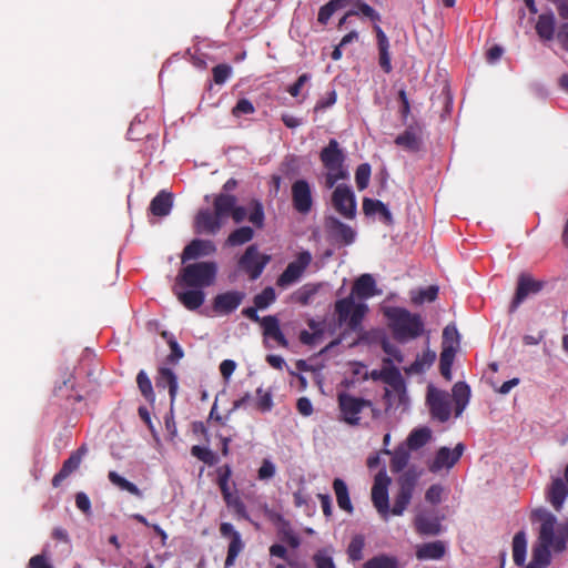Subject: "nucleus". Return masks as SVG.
Wrapping results in <instances>:
<instances>
[{
    "instance_id": "f257e3e1",
    "label": "nucleus",
    "mask_w": 568,
    "mask_h": 568,
    "mask_svg": "<svg viewBox=\"0 0 568 568\" xmlns=\"http://www.w3.org/2000/svg\"><path fill=\"white\" fill-rule=\"evenodd\" d=\"M379 292L376 290L374 277L366 273L358 276L352 287L348 296L337 300L334 311L339 325L345 324L349 331L358 332L362 328V322L368 312L367 304L356 303L355 297L359 300H368Z\"/></svg>"
},
{
    "instance_id": "f03ea898",
    "label": "nucleus",
    "mask_w": 568,
    "mask_h": 568,
    "mask_svg": "<svg viewBox=\"0 0 568 568\" xmlns=\"http://www.w3.org/2000/svg\"><path fill=\"white\" fill-rule=\"evenodd\" d=\"M534 516L541 521L538 545L532 549V562L544 566L550 565L552 549L556 552H562L568 542V521L557 525L556 517L545 510L538 509Z\"/></svg>"
},
{
    "instance_id": "7ed1b4c3",
    "label": "nucleus",
    "mask_w": 568,
    "mask_h": 568,
    "mask_svg": "<svg viewBox=\"0 0 568 568\" xmlns=\"http://www.w3.org/2000/svg\"><path fill=\"white\" fill-rule=\"evenodd\" d=\"M384 315L388 320V327L394 339L399 343L416 339L425 331L423 317L404 307H388Z\"/></svg>"
},
{
    "instance_id": "20e7f679",
    "label": "nucleus",
    "mask_w": 568,
    "mask_h": 568,
    "mask_svg": "<svg viewBox=\"0 0 568 568\" xmlns=\"http://www.w3.org/2000/svg\"><path fill=\"white\" fill-rule=\"evenodd\" d=\"M217 264L212 261L195 262L182 267L176 276V285L190 288H205L216 278Z\"/></svg>"
},
{
    "instance_id": "39448f33",
    "label": "nucleus",
    "mask_w": 568,
    "mask_h": 568,
    "mask_svg": "<svg viewBox=\"0 0 568 568\" xmlns=\"http://www.w3.org/2000/svg\"><path fill=\"white\" fill-rule=\"evenodd\" d=\"M345 154L335 139H331L320 152V160L326 169L325 186L332 189L341 180L348 179V171L345 166Z\"/></svg>"
},
{
    "instance_id": "423d86ee",
    "label": "nucleus",
    "mask_w": 568,
    "mask_h": 568,
    "mask_svg": "<svg viewBox=\"0 0 568 568\" xmlns=\"http://www.w3.org/2000/svg\"><path fill=\"white\" fill-rule=\"evenodd\" d=\"M216 484L221 490L223 500L229 509L233 511L234 517L240 520L244 519L251 521L246 506L240 496L234 495L230 488V479L232 477V467L224 464L216 469Z\"/></svg>"
},
{
    "instance_id": "0eeeda50",
    "label": "nucleus",
    "mask_w": 568,
    "mask_h": 568,
    "mask_svg": "<svg viewBox=\"0 0 568 568\" xmlns=\"http://www.w3.org/2000/svg\"><path fill=\"white\" fill-rule=\"evenodd\" d=\"M422 476V470L415 467L408 468L398 478V491L394 499V505L389 513L394 516H400L410 503L414 489Z\"/></svg>"
},
{
    "instance_id": "6e6552de",
    "label": "nucleus",
    "mask_w": 568,
    "mask_h": 568,
    "mask_svg": "<svg viewBox=\"0 0 568 568\" xmlns=\"http://www.w3.org/2000/svg\"><path fill=\"white\" fill-rule=\"evenodd\" d=\"M338 407L342 419L352 426L359 425L361 414L365 409L374 412V405L371 400L356 397L348 393H339L337 396Z\"/></svg>"
},
{
    "instance_id": "1a4fd4ad",
    "label": "nucleus",
    "mask_w": 568,
    "mask_h": 568,
    "mask_svg": "<svg viewBox=\"0 0 568 568\" xmlns=\"http://www.w3.org/2000/svg\"><path fill=\"white\" fill-rule=\"evenodd\" d=\"M258 310L260 308L254 305L251 307L243 308L242 314L252 322L260 323L263 328V335L265 337L276 341V343L282 347H287L288 341L285 338L284 334L281 331L278 318L274 315L260 317L257 314Z\"/></svg>"
},
{
    "instance_id": "9d476101",
    "label": "nucleus",
    "mask_w": 568,
    "mask_h": 568,
    "mask_svg": "<svg viewBox=\"0 0 568 568\" xmlns=\"http://www.w3.org/2000/svg\"><path fill=\"white\" fill-rule=\"evenodd\" d=\"M313 261L310 251H301L295 255V258L290 262L286 268L276 280V285L281 288H286L296 283L304 275Z\"/></svg>"
},
{
    "instance_id": "9b49d317",
    "label": "nucleus",
    "mask_w": 568,
    "mask_h": 568,
    "mask_svg": "<svg viewBox=\"0 0 568 568\" xmlns=\"http://www.w3.org/2000/svg\"><path fill=\"white\" fill-rule=\"evenodd\" d=\"M270 261V255L260 253L257 246L252 244L246 247L237 264L240 270L247 274L250 280L255 281L262 275Z\"/></svg>"
},
{
    "instance_id": "f8f14e48",
    "label": "nucleus",
    "mask_w": 568,
    "mask_h": 568,
    "mask_svg": "<svg viewBox=\"0 0 568 568\" xmlns=\"http://www.w3.org/2000/svg\"><path fill=\"white\" fill-rule=\"evenodd\" d=\"M291 197L293 209L302 214L307 215L313 209L312 186L305 179H298L291 186Z\"/></svg>"
},
{
    "instance_id": "ddd939ff",
    "label": "nucleus",
    "mask_w": 568,
    "mask_h": 568,
    "mask_svg": "<svg viewBox=\"0 0 568 568\" xmlns=\"http://www.w3.org/2000/svg\"><path fill=\"white\" fill-rule=\"evenodd\" d=\"M390 478L386 475L385 470H381L374 480L372 487V501L378 514L387 518L389 514V501H388V486Z\"/></svg>"
},
{
    "instance_id": "4468645a",
    "label": "nucleus",
    "mask_w": 568,
    "mask_h": 568,
    "mask_svg": "<svg viewBox=\"0 0 568 568\" xmlns=\"http://www.w3.org/2000/svg\"><path fill=\"white\" fill-rule=\"evenodd\" d=\"M221 537L230 539L227 554L225 558V568L232 567L239 555L244 550L245 542L242 539L240 531L231 523H221L219 527Z\"/></svg>"
},
{
    "instance_id": "2eb2a0df",
    "label": "nucleus",
    "mask_w": 568,
    "mask_h": 568,
    "mask_svg": "<svg viewBox=\"0 0 568 568\" xmlns=\"http://www.w3.org/2000/svg\"><path fill=\"white\" fill-rule=\"evenodd\" d=\"M334 209L346 219H354L356 215V200L354 192L346 184H338L332 194Z\"/></svg>"
},
{
    "instance_id": "dca6fc26",
    "label": "nucleus",
    "mask_w": 568,
    "mask_h": 568,
    "mask_svg": "<svg viewBox=\"0 0 568 568\" xmlns=\"http://www.w3.org/2000/svg\"><path fill=\"white\" fill-rule=\"evenodd\" d=\"M427 403L434 418L445 423L450 417V398L448 393L429 387Z\"/></svg>"
},
{
    "instance_id": "f3484780",
    "label": "nucleus",
    "mask_w": 568,
    "mask_h": 568,
    "mask_svg": "<svg viewBox=\"0 0 568 568\" xmlns=\"http://www.w3.org/2000/svg\"><path fill=\"white\" fill-rule=\"evenodd\" d=\"M465 450V445L463 443H458L454 449L448 447H440L435 455V458L429 464L428 469L432 473H438L443 468L450 469L453 468L460 457L463 456Z\"/></svg>"
},
{
    "instance_id": "a211bd4d",
    "label": "nucleus",
    "mask_w": 568,
    "mask_h": 568,
    "mask_svg": "<svg viewBox=\"0 0 568 568\" xmlns=\"http://www.w3.org/2000/svg\"><path fill=\"white\" fill-rule=\"evenodd\" d=\"M223 225V220L210 209L200 210L194 217V232L196 234H216Z\"/></svg>"
},
{
    "instance_id": "6ab92c4d",
    "label": "nucleus",
    "mask_w": 568,
    "mask_h": 568,
    "mask_svg": "<svg viewBox=\"0 0 568 568\" xmlns=\"http://www.w3.org/2000/svg\"><path fill=\"white\" fill-rule=\"evenodd\" d=\"M394 142L408 152H418L423 145V128L417 123L410 124Z\"/></svg>"
},
{
    "instance_id": "aec40b11",
    "label": "nucleus",
    "mask_w": 568,
    "mask_h": 568,
    "mask_svg": "<svg viewBox=\"0 0 568 568\" xmlns=\"http://www.w3.org/2000/svg\"><path fill=\"white\" fill-rule=\"evenodd\" d=\"M215 252L216 246L212 241L194 239L183 248L181 254V262L184 264L192 260L210 256Z\"/></svg>"
},
{
    "instance_id": "412c9836",
    "label": "nucleus",
    "mask_w": 568,
    "mask_h": 568,
    "mask_svg": "<svg viewBox=\"0 0 568 568\" xmlns=\"http://www.w3.org/2000/svg\"><path fill=\"white\" fill-rule=\"evenodd\" d=\"M244 297L245 293L241 291H227L217 294L213 300V310L219 314H230L241 305Z\"/></svg>"
},
{
    "instance_id": "4be33fe9",
    "label": "nucleus",
    "mask_w": 568,
    "mask_h": 568,
    "mask_svg": "<svg viewBox=\"0 0 568 568\" xmlns=\"http://www.w3.org/2000/svg\"><path fill=\"white\" fill-rule=\"evenodd\" d=\"M542 282L535 281L528 275H520L517 283L516 293L511 302L510 310H516L529 294H536L541 291Z\"/></svg>"
},
{
    "instance_id": "5701e85b",
    "label": "nucleus",
    "mask_w": 568,
    "mask_h": 568,
    "mask_svg": "<svg viewBox=\"0 0 568 568\" xmlns=\"http://www.w3.org/2000/svg\"><path fill=\"white\" fill-rule=\"evenodd\" d=\"M325 227L332 239L344 245H349L355 240L354 230L338 219L329 216L325 221Z\"/></svg>"
},
{
    "instance_id": "b1692460",
    "label": "nucleus",
    "mask_w": 568,
    "mask_h": 568,
    "mask_svg": "<svg viewBox=\"0 0 568 568\" xmlns=\"http://www.w3.org/2000/svg\"><path fill=\"white\" fill-rule=\"evenodd\" d=\"M87 448L82 446L73 452L67 460H64L61 469L52 478L53 487H59L65 478L79 468Z\"/></svg>"
},
{
    "instance_id": "393cba45",
    "label": "nucleus",
    "mask_w": 568,
    "mask_h": 568,
    "mask_svg": "<svg viewBox=\"0 0 568 568\" xmlns=\"http://www.w3.org/2000/svg\"><path fill=\"white\" fill-rule=\"evenodd\" d=\"M158 388H168L170 395V404L174 406L178 395L179 384L176 374L169 367H159L155 377Z\"/></svg>"
},
{
    "instance_id": "a878e982",
    "label": "nucleus",
    "mask_w": 568,
    "mask_h": 568,
    "mask_svg": "<svg viewBox=\"0 0 568 568\" xmlns=\"http://www.w3.org/2000/svg\"><path fill=\"white\" fill-rule=\"evenodd\" d=\"M376 33L377 47H378V64L385 73H390L393 70L390 53H389V41L385 32L379 26L374 27Z\"/></svg>"
},
{
    "instance_id": "bb28decb",
    "label": "nucleus",
    "mask_w": 568,
    "mask_h": 568,
    "mask_svg": "<svg viewBox=\"0 0 568 568\" xmlns=\"http://www.w3.org/2000/svg\"><path fill=\"white\" fill-rule=\"evenodd\" d=\"M556 18L551 10L538 16L535 30L542 41H551L555 38Z\"/></svg>"
},
{
    "instance_id": "cd10ccee",
    "label": "nucleus",
    "mask_w": 568,
    "mask_h": 568,
    "mask_svg": "<svg viewBox=\"0 0 568 568\" xmlns=\"http://www.w3.org/2000/svg\"><path fill=\"white\" fill-rule=\"evenodd\" d=\"M362 207L366 216L378 214L383 223L386 225L393 224V215L382 201L364 197Z\"/></svg>"
},
{
    "instance_id": "c85d7f7f",
    "label": "nucleus",
    "mask_w": 568,
    "mask_h": 568,
    "mask_svg": "<svg viewBox=\"0 0 568 568\" xmlns=\"http://www.w3.org/2000/svg\"><path fill=\"white\" fill-rule=\"evenodd\" d=\"M567 496L568 486L564 483L561 478H555L551 481V485L547 491V499L555 508V510H561Z\"/></svg>"
},
{
    "instance_id": "c756f323",
    "label": "nucleus",
    "mask_w": 568,
    "mask_h": 568,
    "mask_svg": "<svg viewBox=\"0 0 568 568\" xmlns=\"http://www.w3.org/2000/svg\"><path fill=\"white\" fill-rule=\"evenodd\" d=\"M172 206V193L162 190L152 199L149 210L154 216L163 217L170 214Z\"/></svg>"
},
{
    "instance_id": "7c9ffc66",
    "label": "nucleus",
    "mask_w": 568,
    "mask_h": 568,
    "mask_svg": "<svg viewBox=\"0 0 568 568\" xmlns=\"http://www.w3.org/2000/svg\"><path fill=\"white\" fill-rule=\"evenodd\" d=\"M384 366L378 371V375L382 376V381L395 389L404 386V381L399 369L393 365L392 358L387 357L383 359Z\"/></svg>"
},
{
    "instance_id": "2f4dec72",
    "label": "nucleus",
    "mask_w": 568,
    "mask_h": 568,
    "mask_svg": "<svg viewBox=\"0 0 568 568\" xmlns=\"http://www.w3.org/2000/svg\"><path fill=\"white\" fill-rule=\"evenodd\" d=\"M416 531L422 536H436L440 532V523L437 517L419 514L414 519Z\"/></svg>"
},
{
    "instance_id": "473e14b6",
    "label": "nucleus",
    "mask_w": 568,
    "mask_h": 568,
    "mask_svg": "<svg viewBox=\"0 0 568 568\" xmlns=\"http://www.w3.org/2000/svg\"><path fill=\"white\" fill-rule=\"evenodd\" d=\"M180 303L190 311H195L202 306L205 294L201 288H191L185 292H176Z\"/></svg>"
},
{
    "instance_id": "72a5a7b5",
    "label": "nucleus",
    "mask_w": 568,
    "mask_h": 568,
    "mask_svg": "<svg viewBox=\"0 0 568 568\" xmlns=\"http://www.w3.org/2000/svg\"><path fill=\"white\" fill-rule=\"evenodd\" d=\"M445 545L440 540L418 546L416 557L419 560L440 559L445 555Z\"/></svg>"
},
{
    "instance_id": "f704fd0d",
    "label": "nucleus",
    "mask_w": 568,
    "mask_h": 568,
    "mask_svg": "<svg viewBox=\"0 0 568 568\" xmlns=\"http://www.w3.org/2000/svg\"><path fill=\"white\" fill-rule=\"evenodd\" d=\"M470 387L464 382H457L453 387V399L455 402V415L460 416L468 405Z\"/></svg>"
},
{
    "instance_id": "c9c22d12",
    "label": "nucleus",
    "mask_w": 568,
    "mask_h": 568,
    "mask_svg": "<svg viewBox=\"0 0 568 568\" xmlns=\"http://www.w3.org/2000/svg\"><path fill=\"white\" fill-rule=\"evenodd\" d=\"M236 202L237 200L235 195L220 193L214 197L213 211L224 221V219L230 215L231 211H233Z\"/></svg>"
},
{
    "instance_id": "e433bc0d",
    "label": "nucleus",
    "mask_w": 568,
    "mask_h": 568,
    "mask_svg": "<svg viewBox=\"0 0 568 568\" xmlns=\"http://www.w3.org/2000/svg\"><path fill=\"white\" fill-rule=\"evenodd\" d=\"M333 489L336 496L337 505L341 509L352 514L354 508L349 498V493L346 483L341 478H335L333 481Z\"/></svg>"
},
{
    "instance_id": "4c0bfd02",
    "label": "nucleus",
    "mask_w": 568,
    "mask_h": 568,
    "mask_svg": "<svg viewBox=\"0 0 568 568\" xmlns=\"http://www.w3.org/2000/svg\"><path fill=\"white\" fill-rule=\"evenodd\" d=\"M321 288L320 283H307L301 286L292 295V300L302 306L308 305Z\"/></svg>"
},
{
    "instance_id": "58836bf2",
    "label": "nucleus",
    "mask_w": 568,
    "mask_h": 568,
    "mask_svg": "<svg viewBox=\"0 0 568 568\" xmlns=\"http://www.w3.org/2000/svg\"><path fill=\"white\" fill-rule=\"evenodd\" d=\"M456 354V346H444L439 358V371L446 381H452V365Z\"/></svg>"
},
{
    "instance_id": "ea45409f",
    "label": "nucleus",
    "mask_w": 568,
    "mask_h": 568,
    "mask_svg": "<svg viewBox=\"0 0 568 568\" xmlns=\"http://www.w3.org/2000/svg\"><path fill=\"white\" fill-rule=\"evenodd\" d=\"M527 540L524 531H518L513 539V559L517 566H523L526 560Z\"/></svg>"
},
{
    "instance_id": "a19ab883",
    "label": "nucleus",
    "mask_w": 568,
    "mask_h": 568,
    "mask_svg": "<svg viewBox=\"0 0 568 568\" xmlns=\"http://www.w3.org/2000/svg\"><path fill=\"white\" fill-rule=\"evenodd\" d=\"M384 454L392 455L390 470L392 473H400L409 462V452L406 448H397L393 453L388 449H384Z\"/></svg>"
},
{
    "instance_id": "79ce46f5",
    "label": "nucleus",
    "mask_w": 568,
    "mask_h": 568,
    "mask_svg": "<svg viewBox=\"0 0 568 568\" xmlns=\"http://www.w3.org/2000/svg\"><path fill=\"white\" fill-rule=\"evenodd\" d=\"M254 236V231L250 226H241L233 232L226 239V244L230 246H240L250 242Z\"/></svg>"
},
{
    "instance_id": "37998d69",
    "label": "nucleus",
    "mask_w": 568,
    "mask_h": 568,
    "mask_svg": "<svg viewBox=\"0 0 568 568\" xmlns=\"http://www.w3.org/2000/svg\"><path fill=\"white\" fill-rule=\"evenodd\" d=\"M136 384L138 388L141 392L142 396L150 404H154L155 402V393L153 390V386L148 374L142 369L136 375Z\"/></svg>"
},
{
    "instance_id": "c03bdc74",
    "label": "nucleus",
    "mask_w": 568,
    "mask_h": 568,
    "mask_svg": "<svg viewBox=\"0 0 568 568\" xmlns=\"http://www.w3.org/2000/svg\"><path fill=\"white\" fill-rule=\"evenodd\" d=\"M109 480L119 487L122 490H125L136 497H142V491L139 489V487L125 479L124 477L120 476L116 471L112 470L108 474Z\"/></svg>"
},
{
    "instance_id": "a18cd8bd",
    "label": "nucleus",
    "mask_w": 568,
    "mask_h": 568,
    "mask_svg": "<svg viewBox=\"0 0 568 568\" xmlns=\"http://www.w3.org/2000/svg\"><path fill=\"white\" fill-rule=\"evenodd\" d=\"M347 0H331L326 4L320 8L317 20L322 24H326L331 17L346 6Z\"/></svg>"
},
{
    "instance_id": "49530a36",
    "label": "nucleus",
    "mask_w": 568,
    "mask_h": 568,
    "mask_svg": "<svg viewBox=\"0 0 568 568\" xmlns=\"http://www.w3.org/2000/svg\"><path fill=\"white\" fill-rule=\"evenodd\" d=\"M430 438V432L428 428L414 429L408 438L407 444L412 449H418L427 444Z\"/></svg>"
},
{
    "instance_id": "de8ad7c7",
    "label": "nucleus",
    "mask_w": 568,
    "mask_h": 568,
    "mask_svg": "<svg viewBox=\"0 0 568 568\" xmlns=\"http://www.w3.org/2000/svg\"><path fill=\"white\" fill-rule=\"evenodd\" d=\"M365 546V538L363 535H355L348 547L347 555L352 561H359L363 559V549Z\"/></svg>"
},
{
    "instance_id": "09e8293b",
    "label": "nucleus",
    "mask_w": 568,
    "mask_h": 568,
    "mask_svg": "<svg viewBox=\"0 0 568 568\" xmlns=\"http://www.w3.org/2000/svg\"><path fill=\"white\" fill-rule=\"evenodd\" d=\"M365 568H398V560L395 557L379 555L368 559Z\"/></svg>"
},
{
    "instance_id": "8fccbe9b",
    "label": "nucleus",
    "mask_w": 568,
    "mask_h": 568,
    "mask_svg": "<svg viewBox=\"0 0 568 568\" xmlns=\"http://www.w3.org/2000/svg\"><path fill=\"white\" fill-rule=\"evenodd\" d=\"M276 300L275 290L272 286L265 287L261 293L256 294L253 298V303L260 310L267 308Z\"/></svg>"
},
{
    "instance_id": "3c124183",
    "label": "nucleus",
    "mask_w": 568,
    "mask_h": 568,
    "mask_svg": "<svg viewBox=\"0 0 568 568\" xmlns=\"http://www.w3.org/2000/svg\"><path fill=\"white\" fill-rule=\"evenodd\" d=\"M251 212L247 216L248 221L257 229H262L264 226V207L263 204L258 200H253L250 203Z\"/></svg>"
},
{
    "instance_id": "603ef678",
    "label": "nucleus",
    "mask_w": 568,
    "mask_h": 568,
    "mask_svg": "<svg viewBox=\"0 0 568 568\" xmlns=\"http://www.w3.org/2000/svg\"><path fill=\"white\" fill-rule=\"evenodd\" d=\"M436 359V353L427 349L423 353V355L410 365L408 372L420 373L425 367H429Z\"/></svg>"
},
{
    "instance_id": "864d4df0",
    "label": "nucleus",
    "mask_w": 568,
    "mask_h": 568,
    "mask_svg": "<svg viewBox=\"0 0 568 568\" xmlns=\"http://www.w3.org/2000/svg\"><path fill=\"white\" fill-rule=\"evenodd\" d=\"M191 454L209 466H213L219 462L217 456L211 449L199 445L192 446Z\"/></svg>"
},
{
    "instance_id": "5fc2aeb1",
    "label": "nucleus",
    "mask_w": 568,
    "mask_h": 568,
    "mask_svg": "<svg viewBox=\"0 0 568 568\" xmlns=\"http://www.w3.org/2000/svg\"><path fill=\"white\" fill-rule=\"evenodd\" d=\"M372 168L368 163H362L355 171V182L359 191L365 190L369 184Z\"/></svg>"
},
{
    "instance_id": "6e6d98bb",
    "label": "nucleus",
    "mask_w": 568,
    "mask_h": 568,
    "mask_svg": "<svg viewBox=\"0 0 568 568\" xmlns=\"http://www.w3.org/2000/svg\"><path fill=\"white\" fill-rule=\"evenodd\" d=\"M327 548L320 549L313 557L316 568H336Z\"/></svg>"
},
{
    "instance_id": "4d7b16f0",
    "label": "nucleus",
    "mask_w": 568,
    "mask_h": 568,
    "mask_svg": "<svg viewBox=\"0 0 568 568\" xmlns=\"http://www.w3.org/2000/svg\"><path fill=\"white\" fill-rule=\"evenodd\" d=\"M257 400L256 407L258 410L265 413L270 412L273 407L272 394L270 392H263L262 388H257Z\"/></svg>"
},
{
    "instance_id": "13d9d810",
    "label": "nucleus",
    "mask_w": 568,
    "mask_h": 568,
    "mask_svg": "<svg viewBox=\"0 0 568 568\" xmlns=\"http://www.w3.org/2000/svg\"><path fill=\"white\" fill-rule=\"evenodd\" d=\"M213 80L216 84H223L231 75L232 68L229 64L221 63L212 69Z\"/></svg>"
},
{
    "instance_id": "bf43d9fd",
    "label": "nucleus",
    "mask_w": 568,
    "mask_h": 568,
    "mask_svg": "<svg viewBox=\"0 0 568 568\" xmlns=\"http://www.w3.org/2000/svg\"><path fill=\"white\" fill-rule=\"evenodd\" d=\"M276 467L272 460L264 458L262 465L257 470V478L260 480H270L275 476Z\"/></svg>"
},
{
    "instance_id": "052dcab7",
    "label": "nucleus",
    "mask_w": 568,
    "mask_h": 568,
    "mask_svg": "<svg viewBox=\"0 0 568 568\" xmlns=\"http://www.w3.org/2000/svg\"><path fill=\"white\" fill-rule=\"evenodd\" d=\"M168 344L171 353L168 355L166 361L168 363L175 364L184 356V352L174 336H170Z\"/></svg>"
},
{
    "instance_id": "680f3d73",
    "label": "nucleus",
    "mask_w": 568,
    "mask_h": 568,
    "mask_svg": "<svg viewBox=\"0 0 568 568\" xmlns=\"http://www.w3.org/2000/svg\"><path fill=\"white\" fill-rule=\"evenodd\" d=\"M459 334L454 325H447L443 331V347L455 346L459 343Z\"/></svg>"
},
{
    "instance_id": "e2e57ef3",
    "label": "nucleus",
    "mask_w": 568,
    "mask_h": 568,
    "mask_svg": "<svg viewBox=\"0 0 568 568\" xmlns=\"http://www.w3.org/2000/svg\"><path fill=\"white\" fill-rule=\"evenodd\" d=\"M438 295V287L430 285L424 290H420L418 296L414 297L415 303L434 302Z\"/></svg>"
},
{
    "instance_id": "0e129e2a",
    "label": "nucleus",
    "mask_w": 568,
    "mask_h": 568,
    "mask_svg": "<svg viewBox=\"0 0 568 568\" xmlns=\"http://www.w3.org/2000/svg\"><path fill=\"white\" fill-rule=\"evenodd\" d=\"M254 112L255 108L248 99H240L232 110V114L234 116H240L242 114H252Z\"/></svg>"
},
{
    "instance_id": "69168bd1",
    "label": "nucleus",
    "mask_w": 568,
    "mask_h": 568,
    "mask_svg": "<svg viewBox=\"0 0 568 568\" xmlns=\"http://www.w3.org/2000/svg\"><path fill=\"white\" fill-rule=\"evenodd\" d=\"M164 424L170 439L173 440L178 436V428L174 419V406L170 405V410L164 416Z\"/></svg>"
},
{
    "instance_id": "338daca9",
    "label": "nucleus",
    "mask_w": 568,
    "mask_h": 568,
    "mask_svg": "<svg viewBox=\"0 0 568 568\" xmlns=\"http://www.w3.org/2000/svg\"><path fill=\"white\" fill-rule=\"evenodd\" d=\"M310 79L311 75L308 73L301 74L297 80L287 88V92L294 98L298 97L302 88L310 81Z\"/></svg>"
},
{
    "instance_id": "774afa93",
    "label": "nucleus",
    "mask_w": 568,
    "mask_h": 568,
    "mask_svg": "<svg viewBox=\"0 0 568 568\" xmlns=\"http://www.w3.org/2000/svg\"><path fill=\"white\" fill-rule=\"evenodd\" d=\"M556 39L561 49L568 52V22H565L559 27L556 33Z\"/></svg>"
}]
</instances>
